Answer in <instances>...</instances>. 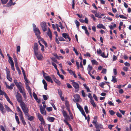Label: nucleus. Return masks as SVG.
Returning a JSON list of instances; mask_svg holds the SVG:
<instances>
[{"label":"nucleus","mask_w":131,"mask_h":131,"mask_svg":"<svg viewBox=\"0 0 131 131\" xmlns=\"http://www.w3.org/2000/svg\"><path fill=\"white\" fill-rule=\"evenodd\" d=\"M61 111L65 118L63 120L64 122L69 127L71 125L68 122V120L70 119V116L66 111L63 109Z\"/></svg>","instance_id":"obj_1"},{"label":"nucleus","mask_w":131,"mask_h":131,"mask_svg":"<svg viewBox=\"0 0 131 131\" xmlns=\"http://www.w3.org/2000/svg\"><path fill=\"white\" fill-rule=\"evenodd\" d=\"M51 77L49 75L47 77H45V79L48 82H53L52 79L54 82H58V80L56 78L54 74L51 75Z\"/></svg>","instance_id":"obj_2"},{"label":"nucleus","mask_w":131,"mask_h":131,"mask_svg":"<svg viewBox=\"0 0 131 131\" xmlns=\"http://www.w3.org/2000/svg\"><path fill=\"white\" fill-rule=\"evenodd\" d=\"M16 97L18 102L20 103L21 107L26 104L25 103L22 101V96L19 93H17V94L16 95Z\"/></svg>","instance_id":"obj_3"},{"label":"nucleus","mask_w":131,"mask_h":131,"mask_svg":"<svg viewBox=\"0 0 131 131\" xmlns=\"http://www.w3.org/2000/svg\"><path fill=\"white\" fill-rule=\"evenodd\" d=\"M15 83V84L17 86V87L18 88L19 90L20 91V93H21L24 97L25 99H26L27 98V96L26 95V94L25 92L24 91H23L22 88H21V86L19 85V83H20L21 82H14Z\"/></svg>","instance_id":"obj_4"},{"label":"nucleus","mask_w":131,"mask_h":131,"mask_svg":"<svg viewBox=\"0 0 131 131\" xmlns=\"http://www.w3.org/2000/svg\"><path fill=\"white\" fill-rule=\"evenodd\" d=\"M21 109L23 111L24 114L26 116H27L29 117L30 115L28 113L29 112V110L26 104L21 107Z\"/></svg>","instance_id":"obj_5"},{"label":"nucleus","mask_w":131,"mask_h":131,"mask_svg":"<svg viewBox=\"0 0 131 131\" xmlns=\"http://www.w3.org/2000/svg\"><path fill=\"white\" fill-rule=\"evenodd\" d=\"M37 59L39 60H42L43 57L40 51H38L34 52Z\"/></svg>","instance_id":"obj_6"},{"label":"nucleus","mask_w":131,"mask_h":131,"mask_svg":"<svg viewBox=\"0 0 131 131\" xmlns=\"http://www.w3.org/2000/svg\"><path fill=\"white\" fill-rule=\"evenodd\" d=\"M35 33V35L38 39L41 38V37L40 35V32L39 29L38 28H35L34 29Z\"/></svg>","instance_id":"obj_7"},{"label":"nucleus","mask_w":131,"mask_h":131,"mask_svg":"<svg viewBox=\"0 0 131 131\" xmlns=\"http://www.w3.org/2000/svg\"><path fill=\"white\" fill-rule=\"evenodd\" d=\"M46 104L43 105V108L41 105L40 106V110L41 114H43L44 113L45 115H46V111H45L44 112V111L45 110V108H46Z\"/></svg>","instance_id":"obj_8"},{"label":"nucleus","mask_w":131,"mask_h":131,"mask_svg":"<svg viewBox=\"0 0 131 131\" xmlns=\"http://www.w3.org/2000/svg\"><path fill=\"white\" fill-rule=\"evenodd\" d=\"M40 25L42 30L44 32L47 29L46 24L45 22H41L40 24Z\"/></svg>","instance_id":"obj_9"},{"label":"nucleus","mask_w":131,"mask_h":131,"mask_svg":"<svg viewBox=\"0 0 131 131\" xmlns=\"http://www.w3.org/2000/svg\"><path fill=\"white\" fill-rule=\"evenodd\" d=\"M38 45L37 43H35L34 45L33 50L34 52L38 51Z\"/></svg>","instance_id":"obj_10"},{"label":"nucleus","mask_w":131,"mask_h":131,"mask_svg":"<svg viewBox=\"0 0 131 131\" xmlns=\"http://www.w3.org/2000/svg\"><path fill=\"white\" fill-rule=\"evenodd\" d=\"M72 85L73 86L74 88L77 89L75 90V91L77 92L79 90V84L77 82H72Z\"/></svg>","instance_id":"obj_11"},{"label":"nucleus","mask_w":131,"mask_h":131,"mask_svg":"<svg viewBox=\"0 0 131 131\" xmlns=\"http://www.w3.org/2000/svg\"><path fill=\"white\" fill-rule=\"evenodd\" d=\"M20 120L23 125H24L26 124V123L25 122L24 118V117L23 114L19 115Z\"/></svg>","instance_id":"obj_12"},{"label":"nucleus","mask_w":131,"mask_h":131,"mask_svg":"<svg viewBox=\"0 0 131 131\" xmlns=\"http://www.w3.org/2000/svg\"><path fill=\"white\" fill-rule=\"evenodd\" d=\"M75 102H77L78 103L79 102V99H80V95L78 94H76L74 96ZM74 102H75V101H74Z\"/></svg>","instance_id":"obj_13"},{"label":"nucleus","mask_w":131,"mask_h":131,"mask_svg":"<svg viewBox=\"0 0 131 131\" xmlns=\"http://www.w3.org/2000/svg\"><path fill=\"white\" fill-rule=\"evenodd\" d=\"M62 37L65 38L66 39L68 38L69 41H70L71 40V39L69 37L68 34H67L66 33H64L62 34Z\"/></svg>","instance_id":"obj_14"},{"label":"nucleus","mask_w":131,"mask_h":131,"mask_svg":"<svg viewBox=\"0 0 131 131\" xmlns=\"http://www.w3.org/2000/svg\"><path fill=\"white\" fill-rule=\"evenodd\" d=\"M93 97L91 94V104L93 107H96V104L94 102L93 100L92 99Z\"/></svg>","instance_id":"obj_15"},{"label":"nucleus","mask_w":131,"mask_h":131,"mask_svg":"<svg viewBox=\"0 0 131 131\" xmlns=\"http://www.w3.org/2000/svg\"><path fill=\"white\" fill-rule=\"evenodd\" d=\"M94 126H95V128L96 129H102L103 128V126L101 124L97 123Z\"/></svg>","instance_id":"obj_16"},{"label":"nucleus","mask_w":131,"mask_h":131,"mask_svg":"<svg viewBox=\"0 0 131 131\" xmlns=\"http://www.w3.org/2000/svg\"><path fill=\"white\" fill-rule=\"evenodd\" d=\"M26 84V89L28 90V92L30 94L31 93V90L28 84L29 82H25Z\"/></svg>","instance_id":"obj_17"},{"label":"nucleus","mask_w":131,"mask_h":131,"mask_svg":"<svg viewBox=\"0 0 131 131\" xmlns=\"http://www.w3.org/2000/svg\"><path fill=\"white\" fill-rule=\"evenodd\" d=\"M97 116H94V119L92 122V123L94 126L97 123Z\"/></svg>","instance_id":"obj_18"},{"label":"nucleus","mask_w":131,"mask_h":131,"mask_svg":"<svg viewBox=\"0 0 131 131\" xmlns=\"http://www.w3.org/2000/svg\"><path fill=\"white\" fill-rule=\"evenodd\" d=\"M16 108L17 109V112L19 113V115L23 114V112L20 109L19 107L17 105Z\"/></svg>","instance_id":"obj_19"},{"label":"nucleus","mask_w":131,"mask_h":131,"mask_svg":"<svg viewBox=\"0 0 131 131\" xmlns=\"http://www.w3.org/2000/svg\"><path fill=\"white\" fill-rule=\"evenodd\" d=\"M4 109V108L2 104L0 103V110L1 111L2 113V114H4V113L5 112L3 111Z\"/></svg>","instance_id":"obj_20"},{"label":"nucleus","mask_w":131,"mask_h":131,"mask_svg":"<svg viewBox=\"0 0 131 131\" xmlns=\"http://www.w3.org/2000/svg\"><path fill=\"white\" fill-rule=\"evenodd\" d=\"M47 34L50 38V39L51 40L52 39V33L50 29L49 28H48V31L47 32Z\"/></svg>","instance_id":"obj_21"},{"label":"nucleus","mask_w":131,"mask_h":131,"mask_svg":"<svg viewBox=\"0 0 131 131\" xmlns=\"http://www.w3.org/2000/svg\"><path fill=\"white\" fill-rule=\"evenodd\" d=\"M55 118L49 116L48 117L47 119L49 122H53L54 121Z\"/></svg>","instance_id":"obj_22"},{"label":"nucleus","mask_w":131,"mask_h":131,"mask_svg":"<svg viewBox=\"0 0 131 131\" xmlns=\"http://www.w3.org/2000/svg\"><path fill=\"white\" fill-rule=\"evenodd\" d=\"M97 27L99 28H102L104 29H106L105 26L102 24H99L97 25Z\"/></svg>","instance_id":"obj_23"},{"label":"nucleus","mask_w":131,"mask_h":131,"mask_svg":"<svg viewBox=\"0 0 131 131\" xmlns=\"http://www.w3.org/2000/svg\"><path fill=\"white\" fill-rule=\"evenodd\" d=\"M37 117L40 121H41L43 119V117L39 113L37 114Z\"/></svg>","instance_id":"obj_24"},{"label":"nucleus","mask_w":131,"mask_h":131,"mask_svg":"<svg viewBox=\"0 0 131 131\" xmlns=\"http://www.w3.org/2000/svg\"><path fill=\"white\" fill-rule=\"evenodd\" d=\"M38 42L40 45L41 47V50L42 52L44 51L45 50V49H44V46L41 44V43L40 41H38Z\"/></svg>","instance_id":"obj_25"},{"label":"nucleus","mask_w":131,"mask_h":131,"mask_svg":"<svg viewBox=\"0 0 131 131\" xmlns=\"http://www.w3.org/2000/svg\"><path fill=\"white\" fill-rule=\"evenodd\" d=\"M91 62L92 64L93 65H98V63L95 60H91Z\"/></svg>","instance_id":"obj_26"},{"label":"nucleus","mask_w":131,"mask_h":131,"mask_svg":"<svg viewBox=\"0 0 131 131\" xmlns=\"http://www.w3.org/2000/svg\"><path fill=\"white\" fill-rule=\"evenodd\" d=\"M5 107L6 109V111L8 112H12V111L10 109L9 107L6 105H5Z\"/></svg>","instance_id":"obj_27"},{"label":"nucleus","mask_w":131,"mask_h":131,"mask_svg":"<svg viewBox=\"0 0 131 131\" xmlns=\"http://www.w3.org/2000/svg\"><path fill=\"white\" fill-rule=\"evenodd\" d=\"M5 83L6 85V87L7 88L10 90H12L13 89V85H12V86L11 85H8L7 84L6 82H5Z\"/></svg>","instance_id":"obj_28"},{"label":"nucleus","mask_w":131,"mask_h":131,"mask_svg":"<svg viewBox=\"0 0 131 131\" xmlns=\"http://www.w3.org/2000/svg\"><path fill=\"white\" fill-rule=\"evenodd\" d=\"M9 60L8 61L11 64V65L14 64V63L13 60L12 59V58L11 57H9Z\"/></svg>","instance_id":"obj_29"},{"label":"nucleus","mask_w":131,"mask_h":131,"mask_svg":"<svg viewBox=\"0 0 131 131\" xmlns=\"http://www.w3.org/2000/svg\"><path fill=\"white\" fill-rule=\"evenodd\" d=\"M95 15L96 17H98L99 18H102L101 16H100L99 13L96 12L95 14Z\"/></svg>","instance_id":"obj_30"},{"label":"nucleus","mask_w":131,"mask_h":131,"mask_svg":"<svg viewBox=\"0 0 131 131\" xmlns=\"http://www.w3.org/2000/svg\"><path fill=\"white\" fill-rule=\"evenodd\" d=\"M28 117V119L30 121H33L35 118L33 116L30 117V116H29V117Z\"/></svg>","instance_id":"obj_31"},{"label":"nucleus","mask_w":131,"mask_h":131,"mask_svg":"<svg viewBox=\"0 0 131 131\" xmlns=\"http://www.w3.org/2000/svg\"><path fill=\"white\" fill-rule=\"evenodd\" d=\"M15 66L16 68V70H17L19 73V74H20L21 72L19 68V67L18 65H16V64H15Z\"/></svg>","instance_id":"obj_32"},{"label":"nucleus","mask_w":131,"mask_h":131,"mask_svg":"<svg viewBox=\"0 0 131 131\" xmlns=\"http://www.w3.org/2000/svg\"><path fill=\"white\" fill-rule=\"evenodd\" d=\"M109 82H102V83H100L99 84V85L102 88H103L104 85L106 84V83H107L109 84Z\"/></svg>","instance_id":"obj_33"},{"label":"nucleus","mask_w":131,"mask_h":131,"mask_svg":"<svg viewBox=\"0 0 131 131\" xmlns=\"http://www.w3.org/2000/svg\"><path fill=\"white\" fill-rule=\"evenodd\" d=\"M7 79L10 81L12 82V78L10 75H7Z\"/></svg>","instance_id":"obj_34"},{"label":"nucleus","mask_w":131,"mask_h":131,"mask_svg":"<svg viewBox=\"0 0 131 131\" xmlns=\"http://www.w3.org/2000/svg\"><path fill=\"white\" fill-rule=\"evenodd\" d=\"M16 4V3L15 2H14L13 3V1H12V2L11 3V4H10L9 5L8 4V3H7V4L6 5V7H10L12 5H14L15 4Z\"/></svg>","instance_id":"obj_35"},{"label":"nucleus","mask_w":131,"mask_h":131,"mask_svg":"<svg viewBox=\"0 0 131 131\" xmlns=\"http://www.w3.org/2000/svg\"><path fill=\"white\" fill-rule=\"evenodd\" d=\"M15 118L17 123L18 124H20V121L18 116H16L15 117Z\"/></svg>","instance_id":"obj_36"},{"label":"nucleus","mask_w":131,"mask_h":131,"mask_svg":"<svg viewBox=\"0 0 131 131\" xmlns=\"http://www.w3.org/2000/svg\"><path fill=\"white\" fill-rule=\"evenodd\" d=\"M52 65L54 67V68L57 70L58 71V69L57 68V66L56 64L53 62H52L51 63Z\"/></svg>","instance_id":"obj_37"},{"label":"nucleus","mask_w":131,"mask_h":131,"mask_svg":"<svg viewBox=\"0 0 131 131\" xmlns=\"http://www.w3.org/2000/svg\"><path fill=\"white\" fill-rule=\"evenodd\" d=\"M57 90L59 95L60 96H61L62 94V91L61 90H59V89H58Z\"/></svg>","instance_id":"obj_38"},{"label":"nucleus","mask_w":131,"mask_h":131,"mask_svg":"<svg viewBox=\"0 0 131 131\" xmlns=\"http://www.w3.org/2000/svg\"><path fill=\"white\" fill-rule=\"evenodd\" d=\"M84 110L86 114H88L89 112V111L88 108L87 106L85 105L84 107Z\"/></svg>","instance_id":"obj_39"},{"label":"nucleus","mask_w":131,"mask_h":131,"mask_svg":"<svg viewBox=\"0 0 131 131\" xmlns=\"http://www.w3.org/2000/svg\"><path fill=\"white\" fill-rule=\"evenodd\" d=\"M67 70L71 75L73 74L75 72L74 71H73L69 69H68Z\"/></svg>","instance_id":"obj_40"},{"label":"nucleus","mask_w":131,"mask_h":131,"mask_svg":"<svg viewBox=\"0 0 131 131\" xmlns=\"http://www.w3.org/2000/svg\"><path fill=\"white\" fill-rule=\"evenodd\" d=\"M111 81L114 82H117V81L116 79L115 78V76H112V79L111 80Z\"/></svg>","instance_id":"obj_41"},{"label":"nucleus","mask_w":131,"mask_h":131,"mask_svg":"<svg viewBox=\"0 0 131 131\" xmlns=\"http://www.w3.org/2000/svg\"><path fill=\"white\" fill-rule=\"evenodd\" d=\"M110 114L111 115H113L115 113V112L112 110H110L109 111Z\"/></svg>","instance_id":"obj_42"},{"label":"nucleus","mask_w":131,"mask_h":131,"mask_svg":"<svg viewBox=\"0 0 131 131\" xmlns=\"http://www.w3.org/2000/svg\"><path fill=\"white\" fill-rule=\"evenodd\" d=\"M1 1L3 4H5L7 3L8 0H1Z\"/></svg>","instance_id":"obj_43"},{"label":"nucleus","mask_w":131,"mask_h":131,"mask_svg":"<svg viewBox=\"0 0 131 131\" xmlns=\"http://www.w3.org/2000/svg\"><path fill=\"white\" fill-rule=\"evenodd\" d=\"M43 84L44 85V88L45 90H47V82H43Z\"/></svg>","instance_id":"obj_44"},{"label":"nucleus","mask_w":131,"mask_h":131,"mask_svg":"<svg viewBox=\"0 0 131 131\" xmlns=\"http://www.w3.org/2000/svg\"><path fill=\"white\" fill-rule=\"evenodd\" d=\"M76 104L77 107L79 110H81V109H82V107L78 103H77Z\"/></svg>","instance_id":"obj_45"},{"label":"nucleus","mask_w":131,"mask_h":131,"mask_svg":"<svg viewBox=\"0 0 131 131\" xmlns=\"http://www.w3.org/2000/svg\"><path fill=\"white\" fill-rule=\"evenodd\" d=\"M116 114L117 116L119 118H122V115L119 112H117Z\"/></svg>","instance_id":"obj_46"},{"label":"nucleus","mask_w":131,"mask_h":131,"mask_svg":"<svg viewBox=\"0 0 131 131\" xmlns=\"http://www.w3.org/2000/svg\"><path fill=\"white\" fill-rule=\"evenodd\" d=\"M75 23L76 24V26L77 27H79L80 25V23L77 20H75Z\"/></svg>","instance_id":"obj_47"},{"label":"nucleus","mask_w":131,"mask_h":131,"mask_svg":"<svg viewBox=\"0 0 131 131\" xmlns=\"http://www.w3.org/2000/svg\"><path fill=\"white\" fill-rule=\"evenodd\" d=\"M119 16L120 18H124L125 19H127V17L124 16L123 15H119Z\"/></svg>","instance_id":"obj_48"},{"label":"nucleus","mask_w":131,"mask_h":131,"mask_svg":"<svg viewBox=\"0 0 131 131\" xmlns=\"http://www.w3.org/2000/svg\"><path fill=\"white\" fill-rule=\"evenodd\" d=\"M47 110L49 112L51 111L52 110V107H47L46 108Z\"/></svg>","instance_id":"obj_49"},{"label":"nucleus","mask_w":131,"mask_h":131,"mask_svg":"<svg viewBox=\"0 0 131 131\" xmlns=\"http://www.w3.org/2000/svg\"><path fill=\"white\" fill-rule=\"evenodd\" d=\"M97 53L98 54H100L102 53V51L100 49V48L99 49L97 50Z\"/></svg>","instance_id":"obj_50"},{"label":"nucleus","mask_w":131,"mask_h":131,"mask_svg":"<svg viewBox=\"0 0 131 131\" xmlns=\"http://www.w3.org/2000/svg\"><path fill=\"white\" fill-rule=\"evenodd\" d=\"M87 70L88 71V73L90 75V65L89 64L88 66Z\"/></svg>","instance_id":"obj_51"},{"label":"nucleus","mask_w":131,"mask_h":131,"mask_svg":"<svg viewBox=\"0 0 131 131\" xmlns=\"http://www.w3.org/2000/svg\"><path fill=\"white\" fill-rule=\"evenodd\" d=\"M42 97L44 100L46 101L48 99V97H47V96L45 95H42Z\"/></svg>","instance_id":"obj_52"},{"label":"nucleus","mask_w":131,"mask_h":131,"mask_svg":"<svg viewBox=\"0 0 131 131\" xmlns=\"http://www.w3.org/2000/svg\"><path fill=\"white\" fill-rule=\"evenodd\" d=\"M33 95L35 99H37V95L34 92L33 93Z\"/></svg>","instance_id":"obj_53"},{"label":"nucleus","mask_w":131,"mask_h":131,"mask_svg":"<svg viewBox=\"0 0 131 131\" xmlns=\"http://www.w3.org/2000/svg\"><path fill=\"white\" fill-rule=\"evenodd\" d=\"M101 56L103 58H106L107 57V56H105V54L104 52H103L101 54Z\"/></svg>","instance_id":"obj_54"},{"label":"nucleus","mask_w":131,"mask_h":131,"mask_svg":"<svg viewBox=\"0 0 131 131\" xmlns=\"http://www.w3.org/2000/svg\"><path fill=\"white\" fill-rule=\"evenodd\" d=\"M4 96L5 98L8 101L10 100L9 98V97L7 95L6 93H5Z\"/></svg>","instance_id":"obj_55"},{"label":"nucleus","mask_w":131,"mask_h":131,"mask_svg":"<svg viewBox=\"0 0 131 131\" xmlns=\"http://www.w3.org/2000/svg\"><path fill=\"white\" fill-rule=\"evenodd\" d=\"M58 39L60 41H65V39L62 37H59Z\"/></svg>","instance_id":"obj_56"},{"label":"nucleus","mask_w":131,"mask_h":131,"mask_svg":"<svg viewBox=\"0 0 131 131\" xmlns=\"http://www.w3.org/2000/svg\"><path fill=\"white\" fill-rule=\"evenodd\" d=\"M51 59L53 61L55 62L56 63H57L58 61L57 60L54 58L52 57Z\"/></svg>","instance_id":"obj_57"},{"label":"nucleus","mask_w":131,"mask_h":131,"mask_svg":"<svg viewBox=\"0 0 131 131\" xmlns=\"http://www.w3.org/2000/svg\"><path fill=\"white\" fill-rule=\"evenodd\" d=\"M106 69H103L101 72V73L103 74H105L106 73Z\"/></svg>","instance_id":"obj_58"},{"label":"nucleus","mask_w":131,"mask_h":131,"mask_svg":"<svg viewBox=\"0 0 131 131\" xmlns=\"http://www.w3.org/2000/svg\"><path fill=\"white\" fill-rule=\"evenodd\" d=\"M108 104L110 106H114L113 103H112L111 101H109L108 102Z\"/></svg>","instance_id":"obj_59"},{"label":"nucleus","mask_w":131,"mask_h":131,"mask_svg":"<svg viewBox=\"0 0 131 131\" xmlns=\"http://www.w3.org/2000/svg\"><path fill=\"white\" fill-rule=\"evenodd\" d=\"M73 50L74 51L75 53L77 56H78L79 54L78 53V52L77 51L76 49L74 48L73 49Z\"/></svg>","instance_id":"obj_60"},{"label":"nucleus","mask_w":131,"mask_h":131,"mask_svg":"<svg viewBox=\"0 0 131 131\" xmlns=\"http://www.w3.org/2000/svg\"><path fill=\"white\" fill-rule=\"evenodd\" d=\"M5 93H6L4 92H3L2 90L1 89L0 90V95H5Z\"/></svg>","instance_id":"obj_61"},{"label":"nucleus","mask_w":131,"mask_h":131,"mask_svg":"<svg viewBox=\"0 0 131 131\" xmlns=\"http://www.w3.org/2000/svg\"><path fill=\"white\" fill-rule=\"evenodd\" d=\"M113 71L114 74L115 75H116L117 74V70L116 69H113Z\"/></svg>","instance_id":"obj_62"},{"label":"nucleus","mask_w":131,"mask_h":131,"mask_svg":"<svg viewBox=\"0 0 131 131\" xmlns=\"http://www.w3.org/2000/svg\"><path fill=\"white\" fill-rule=\"evenodd\" d=\"M114 125H108V128L110 129L111 130L112 128L114 127Z\"/></svg>","instance_id":"obj_63"},{"label":"nucleus","mask_w":131,"mask_h":131,"mask_svg":"<svg viewBox=\"0 0 131 131\" xmlns=\"http://www.w3.org/2000/svg\"><path fill=\"white\" fill-rule=\"evenodd\" d=\"M117 57L115 55H114L113 58V61H115L117 59Z\"/></svg>","instance_id":"obj_64"}]
</instances>
